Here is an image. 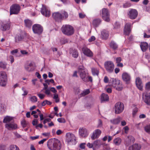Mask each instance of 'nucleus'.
I'll list each match as a JSON object with an SVG mask.
<instances>
[{
  "instance_id": "45",
  "label": "nucleus",
  "mask_w": 150,
  "mask_h": 150,
  "mask_svg": "<svg viewBox=\"0 0 150 150\" xmlns=\"http://www.w3.org/2000/svg\"><path fill=\"white\" fill-rule=\"evenodd\" d=\"M9 150H20L19 148L16 145H13L10 146Z\"/></svg>"
},
{
  "instance_id": "53",
  "label": "nucleus",
  "mask_w": 150,
  "mask_h": 150,
  "mask_svg": "<svg viewBox=\"0 0 150 150\" xmlns=\"http://www.w3.org/2000/svg\"><path fill=\"white\" fill-rule=\"evenodd\" d=\"M145 88L146 90H150V82H149L146 83Z\"/></svg>"
},
{
  "instance_id": "42",
  "label": "nucleus",
  "mask_w": 150,
  "mask_h": 150,
  "mask_svg": "<svg viewBox=\"0 0 150 150\" xmlns=\"http://www.w3.org/2000/svg\"><path fill=\"white\" fill-rule=\"evenodd\" d=\"M144 129L146 132L150 134V124L145 126L144 127Z\"/></svg>"
},
{
  "instance_id": "37",
  "label": "nucleus",
  "mask_w": 150,
  "mask_h": 150,
  "mask_svg": "<svg viewBox=\"0 0 150 150\" xmlns=\"http://www.w3.org/2000/svg\"><path fill=\"white\" fill-rule=\"evenodd\" d=\"M121 142V139L119 137H117L113 140V143L115 145H120Z\"/></svg>"
},
{
  "instance_id": "28",
  "label": "nucleus",
  "mask_w": 150,
  "mask_h": 150,
  "mask_svg": "<svg viewBox=\"0 0 150 150\" xmlns=\"http://www.w3.org/2000/svg\"><path fill=\"white\" fill-rule=\"evenodd\" d=\"M109 35L108 32L105 30H103L101 32V36L103 39L106 40L108 38Z\"/></svg>"
},
{
  "instance_id": "56",
  "label": "nucleus",
  "mask_w": 150,
  "mask_h": 150,
  "mask_svg": "<svg viewBox=\"0 0 150 150\" xmlns=\"http://www.w3.org/2000/svg\"><path fill=\"white\" fill-rule=\"evenodd\" d=\"M38 122V121L37 119H34L32 122V124L34 126H36L37 125Z\"/></svg>"
},
{
  "instance_id": "51",
  "label": "nucleus",
  "mask_w": 150,
  "mask_h": 150,
  "mask_svg": "<svg viewBox=\"0 0 150 150\" xmlns=\"http://www.w3.org/2000/svg\"><path fill=\"white\" fill-rule=\"evenodd\" d=\"M53 98L55 100L56 103H58L59 102V100L58 98V96L57 94L55 93L54 94Z\"/></svg>"
},
{
  "instance_id": "1",
  "label": "nucleus",
  "mask_w": 150,
  "mask_h": 150,
  "mask_svg": "<svg viewBox=\"0 0 150 150\" xmlns=\"http://www.w3.org/2000/svg\"><path fill=\"white\" fill-rule=\"evenodd\" d=\"M61 30L64 34L67 36H70L74 33V30L73 27L69 25H63Z\"/></svg>"
},
{
  "instance_id": "25",
  "label": "nucleus",
  "mask_w": 150,
  "mask_h": 150,
  "mask_svg": "<svg viewBox=\"0 0 150 150\" xmlns=\"http://www.w3.org/2000/svg\"><path fill=\"white\" fill-rule=\"evenodd\" d=\"M24 35L23 33L17 34L15 37V42H18L21 41L24 39Z\"/></svg>"
},
{
  "instance_id": "2",
  "label": "nucleus",
  "mask_w": 150,
  "mask_h": 150,
  "mask_svg": "<svg viewBox=\"0 0 150 150\" xmlns=\"http://www.w3.org/2000/svg\"><path fill=\"white\" fill-rule=\"evenodd\" d=\"M104 67L106 71L109 73L113 72L115 68V65L113 62L110 61H106L104 64Z\"/></svg>"
},
{
  "instance_id": "57",
  "label": "nucleus",
  "mask_w": 150,
  "mask_h": 150,
  "mask_svg": "<svg viewBox=\"0 0 150 150\" xmlns=\"http://www.w3.org/2000/svg\"><path fill=\"white\" fill-rule=\"evenodd\" d=\"M57 121L60 123H64L65 122L64 119L63 118H59L57 119Z\"/></svg>"
},
{
  "instance_id": "5",
  "label": "nucleus",
  "mask_w": 150,
  "mask_h": 150,
  "mask_svg": "<svg viewBox=\"0 0 150 150\" xmlns=\"http://www.w3.org/2000/svg\"><path fill=\"white\" fill-rule=\"evenodd\" d=\"M124 106L123 103L120 102L116 103L115 106V113L119 114L122 112L124 110Z\"/></svg>"
},
{
  "instance_id": "23",
  "label": "nucleus",
  "mask_w": 150,
  "mask_h": 150,
  "mask_svg": "<svg viewBox=\"0 0 150 150\" xmlns=\"http://www.w3.org/2000/svg\"><path fill=\"white\" fill-rule=\"evenodd\" d=\"M120 81L119 80H114V78H112L110 80L109 84L110 85L114 88L115 87H116L118 84H120Z\"/></svg>"
},
{
  "instance_id": "15",
  "label": "nucleus",
  "mask_w": 150,
  "mask_h": 150,
  "mask_svg": "<svg viewBox=\"0 0 150 150\" xmlns=\"http://www.w3.org/2000/svg\"><path fill=\"white\" fill-rule=\"evenodd\" d=\"M79 134L80 136L83 137H86L88 134V130L85 128H82L79 129Z\"/></svg>"
},
{
  "instance_id": "20",
  "label": "nucleus",
  "mask_w": 150,
  "mask_h": 150,
  "mask_svg": "<svg viewBox=\"0 0 150 150\" xmlns=\"http://www.w3.org/2000/svg\"><path fill=\"white\" fill-rule=\"evenodd\" d=\"M136 84L138 88L140 90H142L143 85L141 79L139 77H137L136 79Z\"/></svg>"
},
{
  "instance_id": "35",
  "label": "nucleus",
  "mask_w": 150,
  "mask_h": 150,
  "mask_svg": "<svg viewBox=\"0 0 150 150\" xmlns=\"http://www.w3.org/2000/svg\"><path fill=\"white\" fill-rule=\"evenodd\" d=\"M91 70L92 74L93 76H98V75L99 70L98 69L95 68H92Z\"/></svg>"
},
{
  "instance_id": "17",
  "label": "nucleus",
  "mask_w": 150,
  "mask_h": 150,
  "mask_svg": "<svg viewBox=\"0 0 150 150\" xmlns=\"http://www.w3.org/2000/svg\"><path fill=\"white\" fill-rule=\"evenodd\" d=\"M55 138L51 139H49L47 142V146L48 148L50 150H54Z\"/></svg>"
},
{
  "instance_id": "9",
  "label": "nucleus",
  "mask_w": 150,
  "mask_h": 150,
  "mask_svg": "<svg viewBox=\"0 0 150 150\" xmlns=\"http://www.w3.org/2000/svg\"><path fill=\"white\" fill-rule=\"evenodd\" d=\"M142 98L144 102L148 105H150V93L145 92L142 93Z\"/></svg>"
},
{
  "instance_id": "46",
  "label": "nucleus",
  "mask_w": 150,
  "mask_h": 150,
  "mask_svg": "<svg viewBox=\"0 0 150 150\" xmlns=\"http://www.w3.org/2000/svg\"><path fill=\"white\" fill-rule=\"evenodd\" d=\"M114 88H115L116 89L119 91H121L122 89V84L120 82V84H118L116 87H115Z\"/></svg>"
},
{
  "instance_id": "36",
  "label": "nucleus",
  "mask_w": 150,
  "mask_h": 150,
  "mask_svg": "<svg viewBox=\"0 0 150 150\" xmlns=\"http://www.w3.org/2000/svg\"><path fill=\"white\" fill-rule=\"evenodd\" d=\"M60 13L61 14L62 20L66 19L68 17V14L67 12L64 11H62Z\"/></svg>"
},
{
  "instance_id": "63",
  "label": "nucleus",
  "mask_w": 150,
  "mask_h": 150,
  "mask_svg": "<svg viewBox=\"0 0 150 150\" xmlns=\"http://www.w3.org/2000/svg\"><path fill=\"white\" fill-rule=\"evenodd\" d=\"M67 42V39H63L61 40V43L63 44H65Z\"/></svg>"
},
{
  "instance_id": "50",
  "label": "nucleus",
  "mask_w": 150,
  "mask_h": 150,
  "mask_svg": "<svg viewBox=\"0 0 150 150\" xmlns=\"http://www.w3.org/2000/svg\"><path fill=\"white\" fill-rule=\"evenodd\" d=\"M120 27V24L117 22H116L114 24V28L116 30L119 29Z\"/></svg>"
},
{
  "instance_id": "61",
  "label": "nucleus",
  "mask_w": 150,
  "mask_h": 150,
  "mask_svg": "<svg viewBox=\"0 0 150 150\" xmlns=\"http://www.w3.org/2000/svg\"><path fill=\"white\" fill-rule=\"evenodd\" d=\"M102 125V120L100 119H99L98 120V125L97 127L98 128V127H101Z\"/></svg>"
},
{
  "instance_id": "64",
  "label": "nucleus",
  "mask_w": 150,
  "mask_h": 150,
  "mask_svg": "<svg viewBox=\"0 0 150 150\" xmlns=\"http://www.w3.org/2000/svg\"><path fill=\"white\" fill-rule=\"evenodd\" d=\"M103 148L104 149L109 150L110 149V147L108 145H105L104 146Z\"/></svg>"
},
{
  "instance_id": "21",
  "label": "nucleus",
  "mask_w": 150,
  "mask_h": 150,
  "mask_svg": "<svg viewBox=\"0 0 150 150\" xmlns=\"http://www.w3.org/2000/svg\"><path fill=\"white\" fill-rule=\"evenodd\" d=\"M54 150H59L61 147V144L60 141L55 139V143L54 144Z\"/></svg>"
},
{
  "instance_id": "43",
  "label": "nucleus",
  "mask_w": 150,
  "mask_h": 150,
  "mask_svg": "<svg viewBox=\"0 0 150 150\" xmlns=\"http://www.w3.org/2000/svg\"><path fill=\"white\" fill-rule=\"evenodd\" d=\"M7 65V64L4 62H0V67L3 69H5L6 68V66Z\"/></svg>"
},
{
  "instance_id": "32",
  "label": "nucleus",
  "mask_w": 150,
  "mask_h": 150,
  "mask_svg": "<svg viewBox=\"0 0 150 150\" xmlns=\"http://www.w3.org/2000/svg\"><path fill=\"white\" fill-rule=\"evenodd\" d=\"M24 23L25 26L26 27L29 28H31L32 24V21L29 19H26L24 20Z\"/></svg>"
},
{
  "instance_id": "44",
  "label": "nucleus",
  "mask_w": 150,
  "mask_h": 150,
  "mask_svg": "<svg viewBox=\"0 0 150 150\" xmlns=\"http://www.w3.org/2000/svg\"><path fill=\"white\" fill-rule=\"evenodd\" d=\"M90 92V91L88 89H87L85 91H84L81 94V96H84L88 94Z\"/></svg>"
},
{
  "instance_id": "54",
  "label": "nucleus",
  "mask_w": 150,
  "mask_h": 150,
  "mask_svg": "<svg viewBox=\"0 0 150 150\" xmlns=\"http://www.w3.org/2000/svg\"><path fill=\"white\" fill-rule=\"evenodd\" d=\"M45 81L49 85V84L50 82H51L52 83H53L54 82V81L52 79H51L50 80L47 79L45 80Z\"/></svg>"
},
{
  "instance_id": "8",
  "label": "nucleus",
  "mask_w": 150,
  "mask_h": 150,
  "mask_svg": "<svg viewBox=\"0 0 150 150\" xmlns=\"http://www.w3.org/2000/svg\"><path fill=\"white\" fill-rule=\"evenodd\" d=\"M20 6L17 4L13 5L10 7V14H18L20 10Z\"/></svg>"
},
{
  "instance_id": "13",
  "label": "nucleus",
  "mask_w": 150,
  "mask_h": 150,
  "mask_svg": "<svg viewBox=\"0 0 150 150\" xmlns=\"http://www.w3.org/2000/svg\"><path fill=\"white\" fill-rule=\"evenodd\" d=\"M40 11L42 15L46 17H49L50 15V11L45 5H42V7Z\"/></svg>"
},
{
  "instance_id": "39",
  "label": "nucleus",
  "mask_w": 150,
  "mask_h": 150,
  "mask_svg": "<svg viewBox=\"0 0 150 150\" xmlns=\"http://www.w3.org/2000/svg\"><path fill=\"white\" fill-rule=\"evenodd\" d=\"M109 100L108 96L105 93H103L101 95V100L102 102L103 101H106Z\"/></svg>"
},
{
  "instance_id": "41",
  "label": "nucleus",
  "mask_w": 150,
  "mask_h": 150,
  "mask_svg": "<svg viewBox=\"0 0 150 150\" xmlns=\"http://www.w3.org/2000/svg\"><path fill=\"white\" fill-rule=\"evenodd\" d=\"M110 46L114 50H116L118 47L117 44L113 41H112L110 43Z\"/></svg>"
},
{
  "instance_id": "59",
  "label": "nucleus",
  "mask_w": 150,
  "mask_h": 150,
  "mask_svg": "<svg viewBox=\"0 0 150 150\" xmlns=\"http://www.w3.org/2000/svg\"><path fill=\"white\" fill-rule=\"evenodd\" d=\"M87 146L90 148H93V149L94 148L93 143H88L87 144Z\"/></svg>"
},
{
  "instance_id": "3",
  "label": "nucleus",
  "mask_w": 150,
  "mask_h": 150,
  "mask_svg": "<svg viewBox=\"0 0 150 150\" xmlns=\"http://www.w3.org/2000/svg\"><path fill=\"white\" fill-rule=\"evenodd\" d=\"M32 30L34 34L40 35L42 33L43 28L41 25L38 24H35L33 25Z\"/></svg>"
},
{
  "instance_id": "55",
  "label": "nucleus",
  "mask_w": 150,
  "mask_h": 150,
  "mask_svg": "<svg viewBox=\"0 0 150 150\" xmlns=\"http://www.w3.org/2000/svg\"><path fill=\"white\" fill-rule=\"evenodd\" d=\"M116 63L117 64L120 63L122 60V59L121 57H118L115 58Z\"/></svg>"
},
{
  "instance_id": "19",
  "label": "nucleus",
  "mask_w": 150,
  "mask_h": 150,
  "mask_svg": "<svg viewBox=\"0 0 150 150\" xmlns=\"http://www.w3.org/2000/svg\"><path fill=\"white\" fill-rule=\"evenodd\" d=\"M69 53L71 54L72 57L75 58H77L79 56V52L77 49L71 48L69 50Z\"/></svg>"
},
{
  "instance_id": "60",
  "label": "nucleus",
  "mask_w": 150,
  "mask_h": 150,
  "mask_svg": "<svg viewBox=\"0 0 150 150\" xmlns=\"http://www.w3.org/2000/svg\"><path fill=\"white\" fill-rule=\"evenodd\" d=\"M96 40V38L94 36H92L88 40L89 42H91L94 41Z\"/></svg>"
},
{
  "instance_id": "11",
  "label": "nucleus",
  "mask_w": 150,
  "mask_h": 150,
  "mask_svg": "<svg viewBox=\"0 0 150 150\" xmlns=\"http://www.w3.org/2000/svg\"><path fill=\"white\" fill-rule=\"evenodd\" d=\"M122 79L126 84H129L131 81V77L130 75L127 72H124L122 75Z\"/></svg>"
},
{
  "instance_id": "14",
  "label": "nucleus",
  "mask_w": 150,
  "mask_h": 150,
  "mask_svg": "<svg viewBox=\"0 0 150 150\" xmlns=\"http://www.w3.org/2000/svg\"><path fill=\"white\" fill-rule=\"evenodd\" d=\"M5 126L6 128L10 130L15 129L17 128V125L13 122L6 123Z\"/></svg>"
},
{
  "instance_id": "40",
  "label": "nucleus",
  "mask_w": 150,
  "mask_h": 150,
  "mask_svg": "<svg viewBox=\"0 0 150 150\" xmlns=\"http://www.w3.org/2000/svg\"><path fill=\"white\" fill-rule=\"evenodd\" d=\"M12 120L11 117L8 116L5 117L3 120V122L5 123H10V122Z\"/></svg>"
},
{
  "instance_id": "16",
  "label": "nucleus",
  "mask_w": 150,
  "mask_h": 150,
  "mask_svg": "<svg viewBox=\"0 0 150 150\" xmlns=\"http://www.w3.org/2000/svg\"><path fill=\"white\" fill-rule=\"evenodd\" d=\"M83 53L86 56L91 57L93 56V54L92 52L88 48L84 47L82 49Z\"/></svg>"
},
{
  "instance_id": "58",
  "label": "nucleus",
  "mask_w": 150,
  "mask_h": 150,
  "mask_svg": "<svg viewBox=\"0 0 150 150\" xmlns=\"http://www.w3.org/2000/svg\"><path fill=\"white\" fill-rule=\"evenodd\" d=\"M37 95L41 99H43L45 96L44 94L41 93L38 94Z\"/></svg>"
},
{
  "instance_id": "47",
  "label": "nucleus",
  "mask_w": 150,
  "mask_h": 150,
  "mask_svg": "<svg viewBox=\"0 0 150 150\" xmlns=\"http://www.w3.org/2000/svg\"><path fill=\"white\" fill-rule=\"evenodd\" d=\"M28 123V122H26L24 119L21 122V125L23 128L26 127Z\"/></svg>"
},
{
  "instance_id": "29",
  "label": "nucleus",
  "mask_w": 150,
  "mask_h": 150,
  "mask_svg": "<svg viewBox=\"0 0 150 150\" xmlns=\"http://www.w3.org/2000/svg\"><path fill=\"white\" fill-rule=\"evenodd\" d=\"M141 146L140 145L137 144H134L131 146H130L128 150H140Z\"/></svg>"
},
{
  "instance_id": "34",
  "label": "nucleus",
  "mask_w": 150,
  "mask_h": 150,
  "mask_svg": "<svg viewBox=\"0 0 150 150\" xmlns=\"http://www.w3.org/2000/svg\"><path fill=\"white\" fill-rule=\"evenodd\" d=\"M93 143L94 148H99L102 144L101 141L99 139L94 141Z\"/></svg>"
},
{
  "instance_id": "26",
  "label": "nucleus",
  "mask_w": 150,
  "mask_h": 150,
  "mask_svg": "<svg viewBox=\"0 0 150 150\" xmlns=\"http://www.w3.org/2000/svg\"><path fill=\"white\" fill-rule=\"evenodd\" d=\"M52 16L56 21H58L62 20L61 14L59 12L54 13L52 14Z\"/></svg>"
},
{
  "instance_id": "62",
  "label": "nucleus",
  "mask_w": 150,
  "mask_h": 150,
  "mask_svg": "<svg viewBox=\"0 0 150 150\" xmlns=\"http://www.w3.org/2000/svg\"><path fill=\"white\" fill-rule=\"evenodd\" d=\"M85 143H82L80 145V147L82 149H84L85 148Z\"/></svg>"
},
{
  "instance_id": "4",
  "label": "nucleus",
  "mask_w": 150,
  "mask_h": 150,
  "mask_svg": "<svg viewBox=\"0 0 150 150\" xmlns=\"http://www.w3.org/2000/svg\"><path fill=\"white\" fill-rule=\"evenodd\" d=\"M101 16L102 19L107 22L110 21L109 11L107 8H104L102 10Z\"/></svg>"
},
{
  "instance_id": "7",
  "label": "nucleus",
  "mask_w": 150,
  "mask_h": 150,
  "mask_svg": "<svg viewBox=\"0 0 150 150\" xmlns=\"http://www.w3.org/2000/svg\"><path fill=\"white\" fill-rule=\"evenodd\" d=\"M78 71L80 76L82 80L85 82H88V78L87 77L88 74L86 73L83 68H79Z\"/></svg>"
},
{
  "instance_id": "38",
  "label": "nucleus",
  "mask_w": 150,
  "mask_h": 150,
  "mask_svg": "<svg viewBox=\"0 0 150 150\" xmlns=\"http://www.w3.org/2000/svg\"><path fill=\"white\" fill-rule=\"evenodd\" d=\"M68 141L69 142H73L74 140H75V137L74 135L73 134H70L67 137Z\"/></svg>"
},
{
  "instance_id": "49",
  "label": "nucleus",
  "mask_w": 150,
  "mask_h": 150,
  "mask_svg": "<svg viewBox=\"0 0 150 150\" xmlns=\"http://www.w3.org/2000/svg\"><path fill=\"white\" fill-rule=\"evenodd\" d=\"M30 101L33 103H35L37 101V98L35 96H33L30 98Z\"/></svg>"
},
{
  "instance_id": "12",
  "label": "nucleus",
  "mask_w": 150,
  "mask_h": 150,
  "mask_svg": "<svg viewBox=\"0 0 150 150\" xmlns=\"http://www.w3.org/2000/svg\"><path fill=\"white\" fill-rule=\"evenodd\" d=\"M102 133L101 131L99 129L95 130L91 136V138L92 140L97 139L100 136Z\"/></svg>"
},
{
  "instance_id": "31",
  "label": "nucleus",
  "mask_w": 150,
  "mask_h": 150,
  "mask_svg": "<svg viewBox=\"0 0 150 150\" xmlns=\"http://www.w3.org/2000/svg\"><path fill=\"white\" fill-rule=\"evenodd\" d=\"M101 20L99 18L95 19L93 21V25L95 27H98L100 24Z\"/></svg>"
},
{
  "instance_id": "6",
  "label": "nucleus",
  "mask_w": 150,
  "mask_h": 150,
  "mask_svg": "<svg viewBox=\"0 0 150 150\" xmlns=\"http://www.w3.org/2000/svg\"><path fill=\"white\" fill-rule=\"evenodd\" d=\"M7 80L6 73L4 71H0V86L3 87L5 86L6 85Z\"/></svg>"
},
{
  "instance_id": "52",
  "label": "nucleus",
  "mask_w": 150,
  "mask_h": 150,
  "mask_svg": "<svg viewBox=\"0 0 150 150\" xmlns=\"http://www.w3.org/2000/svg\"><path fill=\"white\" fill-rule=\"evenodd\" d=\"M138 109L137 107L133 109L132 112V115L133 117H134L135 115L136 114L138 111Z\"/></svg>"
},
{
  "instance_id": "18",
  "label": "nucleus",
  "mask_w": 150,
  "mask_h": 150,
  "mask_svg": "<svg viewBox=\"0 0 150 150\" xmlns=\"http://www.w3.org/2000/svg\"><path fill=\"white\" fill-rule=\"evenodd\" d=\"M131 25L130 23H127L126 24L124 30V34L125 35H129L131 31Z\"/></svg>"
},
{
  "instance_id": "27",
  "label": "nucleus",
  "mask_w": 150,
  "mask_h": 150,
  "mask_svg": "<svg viewBox=\"0 0 150 150\" xmlns=\"http://www.w3.org/2000/svg\"><path fill=\"white\" fill-rule=\"evenodd\" d=\"M122 120V119L121 117H118L116 118L111 120L110 121L113 124L117 125L120 123Z\"/></svg>"
},
{
  "instance_id": "30",
  "label": "nucleus",
  "mask_w": 150,
  "mask_h": 150,
  "mask_svg": "<svg viewBox=\"0 0 150 150\" xmlns=\"http://www.w3.org/2000/svg\"><path fill=\"white\" fill-rule=\"evenodd\" d=\"M140 46L142 51L143 52H145L147 50L149 47L148 44L146 42H142Z\"/></svg>"
},
{
  "instance_id": "48",
  "label": "nucleus",
  "mask_w": 150,
  "mask_h": 150,
  "mask_svg": "<svg viewBox=\"0 0 150 150\" xmlns=\"http://www.w3.org/2000/svg\"><path fill=\"white\" fill-rule=\"evenodd\" d=\"M131 4L129 2H127L123 4V6L124 8H128L131 6Z\"/></svg>"
},
{
  "instance_id": "22",
  "label": "nucleus",
  "mask_w": 150,
  "mask_h": 150,
  "mask_svg": "<svg viewBox=\"0 0 150 150\" xmlns=\"http://www.w3.org/2000/svg\"><path fill=\"white\" fill-rule=\"evenodd\" d=\"M11 25L9 22L3 23L1 25V29L2 31H5L9 30L10 28Z\"/></svg>"
},
{
  "instance_id": "10",
  "label": "nucleus",
  "mask_w": 150,
  "mask_h": 150,
  "mask_svg": "<svg viewBox=\"0 0 150 150\" xmlns=\"http://www.w3.org/2000/svg\"><path fill=\"white\" fill-rule=\"evenodd\" d=\"M138 14V12L136 10L130 9L128 15L130 18L131 19H134L137 18Z\"/></svg>"
},
{
  "instance_id": "33",
  "label": "nucleus",
  "mask_w": 150,
  "mask_h": 150,
  "mask_svg": "<svg viewBox=\"0 0 150 150\" xmlns=\"http://www.w3.org/2000/svg\"><path fill=\"white\" fill-rule=\"evenodd\" d=\"M33 65V64L32 62L30 63L29 64H25L24 66L25 68L26 71H32L33 70L31 68Z\"/></svg>"
},
{
  "instance_id": "24",
  "label": "nucleus",
  "mask_w": 150,
  "mask_h": 150,
  "mask_svg": "<svg viewBox=\"0 0 150 150\" xmlns=\"http://www.w3.org/2000/svg\"><path fill=\"white\" fill-rule=\"evenodd\" d=\"M134 141L135 139L133 137L131 136H128L126 139V145L128 146L132 143H134Z\"/></svg>"
}]
</instances>
